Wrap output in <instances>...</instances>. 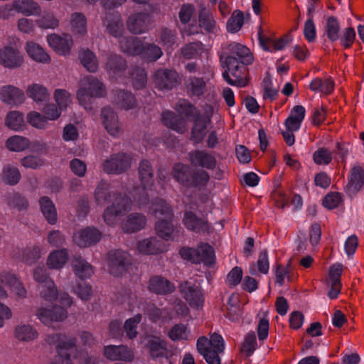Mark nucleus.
<instances>
[{"label": "nucleus", "instance_id": "nucleus-1", "mask_svg": "<svg viewBox=\"0 0 364 364\" xmlns=\"http://www.w3.org/2000/svg\"><path fill=\"white\" fill-rule=\"evenodd\" d=\"M254 60L250 50L237 42L223 45L220 53V61L223 68L224 80L230 85L242 87L247 84L248 70L245 65Z\"/></svg>", "mask_w": 364, "mask_h": 364}, {"label": "nucleus", "instance_id": "nucleus-2", "mask_svg": "<svg viewBox=\"0 0 364 364\" xmlns=\"http://www.w3.org/2000/svg\"><path fill=\"white\" fill-rule=\"evenodd\" d=\"M105 93V85L95 77L89 75L80 81L76 96L81 106L87 111H92V99L102 97Z\"/></svg>", "mask_w": 364, "mask_h": 364}, {"label": "nucleus", "instance_id": "nucleus-3", "mask_svg": "<svg viewBox=\"0 0 364 364\" xmlns=\"http://www.w3.org/2000/svg\"><path fill=\"white\" fill-rule=\"evenodd\" d=\"M198 353L208 364H220L219 354L224 350V342L222 336L217 333L210 336V339L200 337L196 343Z\"/></svg>", "mask_w": 364, "mask_h": 364}, {"label": "nucleus", "instance_id": "nucleus-4", "mask_svg": "<svg viewBox=\"0 0 364 364\" xmlns=\"http://www.w3.org/2000/svg\"><path fill=\"white\" fill-rule=\"evenodd\" d=\"M131 154L118 152L109 155L102 164V171L107 174L119 175L127 172L132 166Z\"/></svg>", "mask_w": 364, "mask_h": 364}, {"label": "nucleus", "instance_id": "nucleus-5", "mask_svg": "<svg viewBox=\"0 0 364 364\" xmlns=\"http://www.w3.org/2000/svg\"><path fill=\"white\" fill-rule=\"evenodd\" d=\"M138 175L143 187V193L136 199L139 208H143L149 201V195L146 192V190L150 188L154 185V168L149 161L143 159L139 162Z\"/></svg>", "mask_w": 364, "mask_h": 364}, {"label": "nucleus", "instance_id": "nucleus-6", "mask_svg": "<svg viewBox=\"0 0 364 364\" xmlns=\"http://www.w3.org/2000/svg\"><path fill=\"white\" fill-rule=\"evenodd\" d=\"M113 198L112 204L108 206L103 213L104 220L109 225L115 223L117 217L121 216L128 211L132 203L129 198L119 193L114 194Z\"/></svg>", "mask_w": 364, "mask_h": 364}, {"label": "nucleus", "instance_id": "nucleus-7", "mask_svg": "<svg viewBox=\"0 0 364 364\" xmlns=\"http://www.w3.org/2000/svg\"><path fill=\"white\" fill-rule=\"evenodd\" d=\"M109 269L111 274L121 276L124 274L131 264L130 256L122 250H112L107 256Z\"/></svg>", "mask_w": 364, "mask_h": 364}, {"label": "nucleus", "instance_id": "nucleus-8", "mask_svg": "<svg viewBox=\"0 0 364 364\" xmlns=\"http://www.w3.org/2000/svg\"><path fill=\"white\" fill-rule=\"evenodd\" d=\"M36 315L43 324L50 326L53 322L65 320L68 317V311L65 308L56 305L51 308L41 306L36 310Z\"/></svg>", "mask_w": 364, "mask_h": 364}, {"label": "nucleus", "instance_id": "nucleus-9", "mask_svg": "<svg viewBox=\"0 0 364 364\" xmlns=\"http://www.w3.org/2000/svg\"><path fill=\"white\" fill-rule=\"evenodd\" d=\"M102 125L109 134L118 136L122 133V124L116 112L110 107H105L101 110Z\"/></svg>", "mask_w": 364, "mask_h": 364}, {"label": "nucleus", "instance_id": "nucleus-10", "mask_svg": "<svg viewBox=\"0 0 364 364\" xmlns=\"http://www.w3.org/2000/svg\"><path fill=\"white\" fill-rule=\"evenodd\" d=\"M46 40L49 46L60 55H68L73 45L72 36L67 33H52L47 36Z\"/></svg>", "mask_w": 364, "mask_h": 364}, {"label": "nucleus", "instance_id": "nucleus-11", "mask_svg": "<svg viewBox=\"0 0 364 364\" xmlns=\"http://www.w3.org/2000/svg\"><path fill=\"white\" fill-rule=\"evenodd\" d=\"M102 23L107 31L115 38H120L124 31V22L120 14L113 10L105 12Z\"/></svg>", "mask_w": 364, "mask_h": 364}, {"label": "nucleus", "instance_id": "nucleus-12", "mask_svg": "<svg viewBox=\"0 0 364 364\" xmlns=\"http://www.w3.org/2000/svg\"><path fill=\"white\" fill-rule=\"evenodd\" d=\"M178 79V75L175 70L159 69L154 74V82L159 89L169 90L177 86Z\"/></svg>", "mask_w": 364, "mask_h": 364}, {"label": "nucleus", "instance_id": "nucleus-13", "mask_svg": "<svg viewBox=\"0 0 364 364\" xmlns=\"http://www.w3.org/2000/svg\"><path fill=\"white\" fill-rule=\"evenodd\" d=\"M179 291L191 306L198 307L203 305V295L199 286L186 281L179 285Z\"/></svg>", "mask_w": 364, "mask_h": 364}, {"label": "nucleus", "instance_id": "nucleus-14", "mask_svg": "<svg viewBox=\"0 0 364 364\" xmlns=\"http://www.w3.org/2000/svg\"><path fill=\"white\" fill-rule=\"evenodd\" d=\"M23 56L18 49L13 46H5L0 49V64L4 67L14 69L23 63Z\"/></svg>", "mask_w": 364, "mask_h": 364}, {"label": "nucleus", "instance_id": "nucleus-15", "mask_svg": "<svg viewBox=\"0 0 364 364\" xmlns=\"http://www.w3.org/2000/svg\"><path fill=\"white\" fill-rule=\"evenodd\" d=\"M150 17L144 12L134 13L127 20V27L133 34H141L147 31L150 26Z\"/></svg>", "mask_w": 364, "mask_h": 364}, {"label": "nucleus", "instance_id": "nucleus-16", "mask_svg": "<svg viewBox=\"0 0 364 364\" xmlns=\"http://www.w3.org/2000/svg\"><path fill=\"white\" fill-rule=\"evenodd\" d=\"M104 68L111 77L120 76L127 68L126 60L119 55L114 53L106 54Z\"/></svg>", "mask_w": 364, "mask_h": 364}, {"label": "nucleus", "instance_id": "nucleus-17", "mask_svg": "<svg viewBox=\"0 0 364 364\" xmlns=\"http://www.w3.org/2000/svg\"><path fill=\"white\" fill-rule=\"evenodd\" d=\"M102 237V233L96 228L87 227L75 233L74 242L80 247H87L97 243Z\"/></svg>", "mask_w": 364, "mask_h": 364}, {"label": "nucleus", "instance_id": "nucleus-18", "mask_svg": "<svg viewBox=\"0 0 364 364\" xmlns=\"http://www.w3.org/2000/svg\"><path fill=\"white\" fill-rule=\"evenodd\" d=\"M147 347L152 358H164L169 360L173 355V350L168 343L158 337H154L148 341Z\"/></svg>", "mask_w": 364, "mask_h": 364}, {"label": "nucleus", "instance_id": "nucleus-19", "mask_svg": "<svg viewBox=\"0 0 364 364\" xmlns=\"http://www.w3.org/2000/svg\"><path fill=\"white\" fill-rule=\"evenodd\" d=\"M105 356L110 360L131 362L134 358V351L124 345H109L104 348Z\"/></svg>", "mask_w": 364, "mask_h": 364}, {"label": "nucleus", "instance_id": "nucleus-20", "mask_svg": "<svg viewBox=\"0 0 364 364\" xmlns=\"http://www.w3.org/2000/svg\"><path fill=\"white\" fill-rule=\"evenodd\" d=\"M23 90L14 85H8L0 88V100L8 105L18 106L25 101Z\"/></svg>", "mask_w": 364, "mask_h": 364}, {"label": "nucleus", "instance_id": "nucleus-21", "mask_svg": "<svg viewBox=\"0 0 364 364\" xmlns=\"http://www.w3.org/2000/svg\"><path fill=\"white\" fill-rule=\"evenodd\" d=\"M198 26L208 33H215L219 30L213 11L203 4L198 9Z\"/></svg>", "mask_w": 364, "mask_h": 364}, {"label": "nucleus", "instance_id": "nucleus-22", "mask_svg": "<svg viewBox=\"0 0 364 364\" xmlns=\"http://www.w3.org/2000/svg\"><path fill=\"white\" fill-rule=\"evenodd\" d=\"M188 156L191 164L194 166L212 170L217 164L215 156L205 150L192 151Z\"/></svg>", "mask_w": 364, "mask_h": 364}, {"label": "nucleus", "instance_id": "nucleus-23", "mask_svg": "<svg viewBox=\"0 0 364 364\" xmlns=\"http://www.w3.org/2000/svg\"><path fill=\"white\" fill-rule=\"evenodd\" d=\"M175 289L173 283L160 275L151 276L148 282V289L158 295L171 294L175 291Z\"/></svg>", "mask_w": 364, "mask_h": 364}, {"label": "nucleus", "instance_id": "nucleus-24", "mask_svg": "<svg viewBox=\"0 0 364 364\" xmlns=\"http://www.w3.org/2000/svg\"><path fill=\"white\" fill-rule=\"evenodd\" d=\"M75 340L68 338L60 341L57 346L58 360L56 362H50L48 364H73L70 357L75 353Z\"/></svg>", "mask_w": 364, "mask_h": 364}, {"label": "nucleus", "instance_id": "nucleus-25", "mask_svg": "<svg viewBox=\"0 0 364 364\" xmlns=\"http://www.w3.org/2000/svg\"><path fill=\"white\" fill-rule=\"evenodd\" d=\"M193 120V127L191 130L192 140L198 144L203 139L208 124L210 123V114H198Z\"/></svg>", "mask_w": 364, "mask_h": 364}, {"label": "nucleus", "instance_id": "nucleus-26", "mask_svg": "<svg viewBox=\"0 0 364 364\" xmlns=\"http://www.w3.org/2000/svg\"><path fill=\"white\" fill-rule=\"evenodd\" d=\"M163 123L170 129L183 134L187 130V122L181 116L173 112L166 111L162 113Z\"/></svg>", "mask_w": 364, "mask_h": 364}, {"label": "nucleus", "instance_id": "nucleus-27", "mask_svg": "<svg viewBox=\"0 0 364 364\" xmlns=\"http://www.w3.org/2000/svg\"><path fill=\"white\" fill-rule=\"evenodd\" d=\"M364 184V169L359 165L355 166L352 170L348 183L346 186L349 195H355Z\"/></svg>", "mask_w": 364, "mask_h": 364}, {"label": "nucleus", "instance_id": "nucleus-28", "mask_svg": "<svg viewBox=\"0 0 364 364\" xmlns=\"http://www.w3.org/2000/svg\"><path fill=\"white\" fill-rule=\"evenodd\" d=\"M40 210L46 220L50 225H55L58 222V213L54 203L48 196L39 198Z\"/></svg>", "mask_w": 364, "mask_h": 364}, {"label": "nucleus", "instance_id": "nucleus-29", "mask_svg": "<svg viewBox=\"0 0 364 364\" xmlns=\"http://www.w3.org/2000/svg\"><path fill=\"white\" fill-rule=\"evenodd\" d=\"M146 224V218L141 213H131L122 223V229L125 232L133 233L143 229Z\"/></svg>", "mask_w": 364, "mask_h": 364}, {"label": "nucleus", "instance_id": "nucleus-30", "mask_svg": "<svg viewBox=\"0 0 364 364\" xmlns=\"http://www.w3.org/2000/svg\"><path fill=\"white\" fill-rule=\"evenodd\" d=\"M119 43L122 51L129 55H137L143 53V42L137 37H122Z\"/></svg>", "mask_w": 364, "mask_h": 364}, {"label": "nucleus", "instance_id": "nucleus-31", "mask_svg": "<svg viewBox=\"0 0 364 364\" xmlns=\"http://www.w3.org/2000/svg\"><path fill=\"white\" fill-rule=\"evenodd\" d=\"M164 244L156 237L144 239L137 243V250L144 255H156L164 251Z\"/></svg>", "mask_w": 364, "mask_h": 364}, {"label": "nucleus", "instance_id": "nucleus-32", "mask_svg": "<svg viewBox=\"0 0 364 364\" xmlns=\"http://www.w3.org/2000/svg\"><path fill=\"white\" fill-rule=\"evenodd\" d=\"M13 2L15 10L23 15L30 16L41 13V6L34 0H14Z\"/></svg>", "mask_w": 364, "mask_h": 364}, {"label": "nucleus", "instance_id": "nucleus-33", "mask_svg": "<svg viewBox=\"0 0 364 364\" xmlns=\"http://www.w3.org/2000/svg\"><path fill=\"white\" fill-rule=\"evenodd\" d=\"M26 51L28 56L36 62L41 63H49L50 62V55L40 45L35 42H27Z\"/></svg>", "mask_w": 364, "mask_h": 364}, {"label": "nucleus", "instance_id": "nucleus-34", "mask_svg": "<svg viewBox=\"0 0 364 364\" xmlns=\"http://www.w3.org/2000/svg\"><path fill=\"white\" fill-rule=\"evenodd\" d=\"M72 266L75 275L81 279H88L93 274V267L80 256L73 258Z\"/></svg>", "mask_w": 364, "mask_h": 364}, {"label": "nucleus", "instance_id": "nucleus-35", "mask_svg": "<svg viewBox=\"0 0 364 364\" xmlns=\"http://www.w3.org/2000/svg\"><path fill=\"white\" fill-rule=\"evenodd\" d=\"M26 92L27 96L38 104L46 102L50 97L48 89L44 85L38 83L29 85Z\"/></svg>", "mask_w": 364, "mask_h": 364}, {"label": "nucleus", "instance_id": "nucleus-36", "mask_svg": "<svg viewBox=\"0 0 364 364\" xmlns=\"http://www.w3.org/2000/svg\"><path fill=\"white\" fill-rule=\"evenodd\" d=\"M114 102L119 108L124 110L135 108L137 105L134 95L130 92L124 90L116 92Z\"/></svg>", "mask_w": 364, "mask_h": 364}, {"label": "nucleus", "instance_id": "nucleus-37", "mask_svg": "<svg viewBox=\"0 0 364 364\" xmlns=\"http://www.w3.org/2000/svg\"><path fill=\"white\" fill-rule=\"evenodd\" d=\"M156 235L161 239L168 241L173 240L176 228L172 224L171 219L159 220L155 224Z\"/></svg>", "mask_w": 364, "mask_h": 364}, {"label": "nucleus", "instance_id": "nucleus-38", "mask_svg": "<svg viewBox=\"0 0 364 364\" xmlns=\"http://www.w3.org/2000/svg\"><path fill=\"white\" fill-rule=\"evenodd\" d=\"M183 223L188 230L196 232H203L208 230V228L207 223L198 218L192 212H186L184 213Z\"/></svg>", "mask_w": 364, "mask_h": 364}, {"label": "nucleus", "instance_id": "nucleus-39", "mask_svg": "<svg viewBox=\"0 0 364 364\" xmlns=\"http://www.w3.org/2000/svg\"><path fill=\"white\" fill-rule=\"evenodd\" d=\"M114 194L117 193H112L109 185L107 182L101 181L94 193L95 202L97 205L103 206L113 198Z\"/></svg>", "mask_w": 364, "mask_h": 364}, {"label": "nucleus", "instance_id": "nucleus-40", "mask_svg": "<svg viewBox=\"0 0 364 364\" xmlns=\"http://www.w3.org/2000/svg\"><path fill=\"white\" fill-rule=\"evenodd\" d=\"M68 258L69 255L66 249L55 250L50 253L46 263L50 269H58L67 263Z\"/></svg>", "mask_w": 364, "mask_h": 364}, {"label": "nucleus", "instance_id": "nucleus-41", "mask_svg": "<svg viewBox=\"0 0 364 364\" xmlns=\"http://www.w3.org/2000/svg\"><path fill=\"white\" fill-rule=\"evenodd\" d=\"M191 173V167L181 163L176 164L171 171L173 178L185 187H188Z\"/></svg>", "mask_w": 364, "mask_h": 364}, {"label": "nucleus", "instance_id": "nucleus-42", "mask_svg": "<svg viewBox=\"0 0 364 364\" xmlns=\"http://www.w3.org/2000/svg\"><path fill=\"white\" fill-rule=\"evenodd\" d=\"M79 58L83 67L90 73H95L98 69V60L95 54L89 49H82Z\"/></svg>", "mask_w": 364, "mask_h": 364}, {"label": "nucleus", "instance_id": "nucleus-43", "mask_svg": "<svg viewBox=\"0 0 364 364\" xmlns=\"http://www.w3.org/2000/svg\"><path fill=\"white\" fill-rule=\"evenodd\" d=\"M210 180L208 173L203 169L191 170V176L187 188L203 187L207 185Z\"/></svg>", "mask_w": 364, "mask_h": 364}, {"label": "nucleus", "instance_id": "nucleus-44", "mask_svg": "<svg viewBox=\"0 0 364 364\" xmlns=\"http://www.w3.org/2000/svg\"><path fill=\"white\" fill-rule=\"evenodd\" d=\"M30 146L29 140L21 136L15 135L9 137L5 143V146L11 151L20 152L26 150Z\"/></svg>", "mask_w": 364, "mask_h": 364}, {"label": "nucleus", "instance_id": "nucleus-45", "mask_svg": "<svg viewBox=\"0 0 364 364\" xmlns=\"http://www.w3.org/2000/svg\"><path fill=\"white\" fill-rule=\"evenodd\" d=\"M38 290L41 298L46 301L52 302L58 298V291L53 280L40 284Z\"/></svg>", "mask_w": 364, "mask_h": 364}, {"label": "nucleus", "instance_id": "nucleus-46", "mask_svg": "<svg viewBox=\"0 0 364 364\" xmlns=\"http://www.w3.org/2000/svg\"><path fill=\"white\" fill-rule=\"evenodd\" d=\"M259 43L262 47L265 50L270 52L273 50H282L289 43L287 38H281L279 40H273L267 38H264L259 34Z\"/></svg>", "mask_w": 364, "mask_h": 364}, {"label": "nucleus", "instance_id": "nucleus-47", "mask_svg": "<svg viewBox=\"0 0 364 364\" xmlns=\"http://www.w3.org/2000/svg\"><path fill=\"white\" fill-rule=\"evenodd\" d=\"M36 22L39 28L43 29H55L59 26V20L50 11H44Z\"/></svg>", "mask_w": 364, "mask_h": 364}, {"label": "nucleus", "instance_id": "nucleus-48", "mask_svg": "<svg viewBox=\"0 0 364 364\" xmlns=\"http://www.w3.org/2000/svg\"><path fill=\"white\" fill-rule=\"evenodd\" d=\"M42 252L43 248L39 245L26 247L21 252L22 261L32 264L41 257Z\"/></svg>", "mask_w": 364, "mask_h": 364}, {"label": "nucleus", "instance_id": "nucleus-49", "mask_svg": "<svg viewBox=\"0 0 364 364\" xmlns=\"http://www.w3.org/2000/svg\"><path fill=\"white\" fill-rule=\"evenodd\" d=\"M151 213L155 215L164 216L167 219H171L173 216L171 206L163 199L156 198L151 203Z\"/></svg>", "mask_w": 364, "mask_h": 364}, {"label": "nucleus", "instance_id": "nucleus-50", "mask_svg": "<svg viewBox=\"0 0 364 364\" xmlns=\"http://www.w3.org/2000/svg\"><path fill=\"white\" fill-rule=\"evenodd\" d=\"M3 182L9 186L17 184L21 179V173L18 168L10 164L4 166L1 174Z\"/></svg>", "mask_w": 364, "mask_h": 364}, {"label": "nucleus", "instance_id": "nucleus-51", "mask_svg": "<svg viewBox=\"0 0 364 364\" xmlns=\"http://www.w3.org/2000/svg\"><path fill=\"white\" fill-rule=\"evenodd\" d=\"M176 109L181 115H183L188 119H194L200 114L193 104L185 99H181L178 101Z\"/></svg>", "mask_w": 364, "mask_h": 364}, {"label": "nucleus", "instance_id": "nucleus-52", "mask_svg": "<svg viewBox=\"0 0 364 364\" xmlns=\"http://www.w3.org/2000/svg\"><path fill=\"white\" fill-rule=\"evenodd\" d=\"M5 124L14 131L23 129L25 126L23 114L18 111L9 112L6 117Z\"/></svg>", "mask_w": 364, "mask_h": 364}, {"label": "nucleus", "instance_id": "nucleus-53", "mask_svg": "<svg viewBox=\"0 0 364 364\" xmlns=\"http://www.w3.org/2000/svg\"><path fill=\"white\" fill-rule=\"evenodd\" d=\"M199 264L203 262L210 266L215 262V252L213 248L207 243H202L197 248Z\"/></svg>", "mask_w": 364, "mask_h": 364}, {"label": "nucleus", "instance_id": "nucleus-54", "mask_svg": "<svg viewBox=\"0 0 364 364\" xmlns=\"http://www.w3.org/2000/svg\"><path fill=\"white\" fill-rule=\"evenodd\" d=\"M14 335L18 341H30L37 337L38 333L33 326L23 324L15 328Z\"/></svg>", "mask_w": 364, "mask_h": 364}, {"label": "nucleus", "instance_id": "nucleus-55", "mask_svg": "<svg viewBox=\"0 0 364 364\" xmlns=\"http://www.w3.org/2000/svg\"><path fill=\"white\" fill-rule=\"evenodd\" d=\"M205 89V82L203 78L196 77L189 78L187 90L190 95L200 97L204 94Z\"/></svg>", "mask_w": 364, "mask_h": 364}, {"label": "nucleus", "instance_id": "nucleus-56", "mask_svg": "<svg viewBox=\"0 0 364 364\" xmlns=\"http://www.w3.org/2000/svg\"><path fill=\"white\" fill-rule=\"evenodd\" d=\"M334 87V83L331 79L316 78L310 83V88L314 92H320L323 94H330Z\"/></svg>", "mask_w": 364, "mask_h": 364}, {"label": "nucleus", "instance_id": "nucleus-57", "mask_svg": "<svg viewBox=\"0 0 364 364\" xmlns=\"http://www.w3.org/2000/svg\"><path fill=\"white\" fill-rule=\"evenodd\" d=\"M146 73L144 68L135 67L132 69L131 79L134 87L136 90L144 88L147 82Z\"/></svg>", "mask_w": 364, "mask_h": 364}, {"label": "nucleus", "instance_id": "nucleus-58", "mask_svg": "<svg viewBox=\"0 0 364 364\" xmlns=\"http://www.w3.org/2000/svg\"><path fill=\"white\" fill-rule=\"evenodd\" d=\"M243 23V13L240 10H235L227 22V30L230 33H236L241 29Z\"/></svg>", "mask_w": 364, "mask_h": 364}, {"label": "nucleus", "instance_id": "nucleus-59", "mask_svg": "<svg viewBox=\"0 0 364 364\" xmlns=\"http://www.w3.org/2000/svg\"><path fill=\"white\" fill-rule=\"evenodd\" d=\"M325 29L329 40L336 41L339 39L340 25L336 17L330 16L327 18Z\"/></svg>", "mask_w": 364, "mask_h": 364}, {"label": "nucleus", "instance_id": "nucleus-60", "mask_svg": "<svg viewBox=\"0 0 364 364\" xmlns=\"http://www.w3.org/2000/svg\"><path fill=\"white\" fill-rule=\"evenodd\" d=\"M168 337L173 341L188 340L190 336V331L187 327L182 323L174 325L168 331Z\"/></svg>", "mask_w": 364, "mask_h": 364}, {"label": "nucleus", "instance_id": "nucleus-61", "mask_svg": "<svg viewBox=\"0 0 364 364\" xmlns=\"http://www.w3.org/2000/svg\"><path fill=\"white\" fill-rule=\"evenodd\" d=\"M159 36L161 43L167 48H171L176 43L177 33L176 31L162 28Z\"/></svg>", "mask_w": 364, "mask_h": 364}, {"label": "nucleus", "instance_id": "nucleus-62", "mask_svg": "<svg viewBox=\"0 0 364 364\" xmlns=\"http://www.w3.org/2000/svg\"><path fill=\"white\" fill-rule=\"evenodd\" d=\"M71 26L74 32L83 35L87 33V21L85 16L81 13H75L72 15Z\"/></svg>", "mask_w": 364, "mask_h": 364}, {"label": "nucleus", "instance_id": "nucleus-63", "mask_svg": "<svg viewBox=\"0 0 364 364\" xmlns=\"http://www.w3.org/2000/svg\"><path fill=\"white\" fill-rule=\"evenodd\" d=\"M141 321V316L136 314L131 318L127 319L124 325V329L127 336L133 339L137 336V326Z\"/></svg>", "mask_w": 364, "mask_h": 364}, {"label": "nucleus", "instance_id": "nucleus-64", "mask_svg": "<svg viewBox=\"0 0 364 364\" xmlns=\"http://www.w3.org/2000/svg\"><path fill=\"white\" fill-rule=\"evenodd\" d=\"M202 50L203 44L200 42H193L182 48L181 54L186 59H192L197 57Z\"/></svg>", "mask_w": 364, "mask_h": 364}]
</instances>
